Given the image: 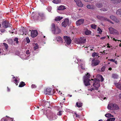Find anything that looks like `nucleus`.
Returning a JSON list of instances; mask_svg holds the SVG:
<instances>
[{"label":"nucleus","instance_id":"24","mask_svg":"<svg viewBox=\"0 0 121 121\" xmlns=\"http://www.w3.org/2000/svg\"><path fill=\"white\" fill-rule=\"evenodd\" d=\"M96 6L98 8H101L102 6V4L101 3H98L96 4Z\"/></svg>","mask_w":121,"mask_h":121},{"label":"nucleus","instance_id":"2","mask_svg":"<svg viewBox=\"0 0 121 121\" xmlns=\"http://www.w3.org/2000/svg\"><path fill=\"white\" fill-rule=\"evenodd\" d=\"M51 29L52 31L55 34H58L60 33V30L57 27L55 26L54 23H52L51 25Z\"/></svg>","mask_w":121,"mask_h":121},{"label":"nucleus","instance_id":"34","mask_svg":"<svg viewBox=\"0 0 121 121\" xmlns=\"http://www.w3.org/2000/svg\"><path fill=\"white\" fill-rule=\"evenodd\" d=\"M9 118H4L2 119V121H9L8 119Z\"/></svg>","mask_w":121,"mask_h":121},{"label":"nucleus","instance_id":"22","mask_svg":"<svg viewBox=\"0 0 121 121\" xmlns=\"http://www.w3.org/2000/svg\"><path fill=\"white\" fill-rule=\"evenodd\" d=\"M63 18V17H60V16L57 17H56L55 19V20L56 21H59L61 20Z\"/></svg>","mask_w":121,"mask_h":121},{"label":"nucleus","instance_id":"25","mask_svg":"<svg viewBox=\"0 0 121 121\" xmlns=\"http://www.w3.org/2000/svg\"><path fill=\"white\" fill-rule=\"evenodd\" d=\"M116 13L117 15H121V9H118L116 12Z\"/></svg>","mask_w":121,"mask_h":121},{"label":"nucleus","instance_id":"54","mask_svg":"<svg viewBox=\"0 0 121 121\" xmlns=\"http://www.w3.org/2000/svg\"><path fill=\"white\" fill-rule=\"evenodd\" d=\"M84 0L86 2H89L90 1V0Z\"/></svg>","mask_w":121,"mask_h":121},{"label":"nucleus","instance_id":"41","mask_svg":"<svg viewBox=\"0 0 121 121\" xmlns=\"http://www.w3.org/2000/svg\"><path fill=\"white\" fill-rule=\"evenodd\" d=\"M97 17L99 19L102 20V19L103 17L99 16H97Z\"/></svg>","mask_w":121,"mask_h":121},{"label":"nucleus","instance_id":"20","mask_svg":"<svg viewBox=\"0 0 121 121\" xmlns=\"http://www.w3.org/2000/svg\"><path fill=\"white\" fill-rule=\"evenodd\" d=\"M76 105L77 107H80L82 106V103L81 102L79 101L76 103Z\"/></svg>","mask_w":121,"mask_h":121},{"label":"nucleus","instance_id":"55","mask_svg":"<svg viewBox=\"0 0 121 121\" xmlns=\"http://www.w3.org/2000/svg\"><path fill=\"white\" fill-rule=\"evenodd\" d=\"M7 89H8V91H10V89L8 87H7Z\"/></svg>","mask_w":121,"mask_h":121},{"label":"nucleus","instance_id":"17","mask_svg":"<svg viewBox=\"0 0 121 121\" xmlns=\"http://www.w3.org/2000/svg\"><path fill=\"white\" fill-rule=\"evenodd\" d=\"M66 9L64 6L61 5L58 7L57 9L59 10H64Z\"/></svg>","mask_w":121,"mask_h":121},{"label":"nucleus","instance_id":"44","mask_svg":"<svg viewBox=\"0 0 121 121\" xmlns=\"http://www.w3.org/2000/svg\"><path fill=\"white\" fill-rule=\"evenodd\" d=\"M110 114L108 113L105 115V116L106 117H107L108 118L110 117Z\"/></svg>","mask_w":121,"mask_h":121},{"label":"nucleus","instance_id":"33","mask_svg":"<svg viewBox=\"0 0 121 121\" xmlns=\"http://www.w3.org/2000/svg\"><path fill=\"white\" fill-rule=\"evenodd\" d=\"M114 1L115 3H118L121 2V0H112Z\"/></svg>","mask_w":121,"mask_h":121},{"label":"nucleus","instance_id":"38","mask_svg":"<svg viewBox=\"0 0 121 121\" xmlns=\"http://www.w3.org/2000/svg\"><path fill=\"white\" fill-rule=\"evenodd\" d=\"M97 31H99V32L100 34H101V33L102 32V30H101V29L99 27H98V29H97Z\"/></svg>","mask_w":121,"mask_h":121},{"label":"nucleus","instance_id":"60","mask_svg":"<svg viewBox=\"0 0 121 121\" xmlns=\"http://www.w3.org/2000/svg\"><path fill=\"white\" fill-rule=\"evenodd\" d=\"M116 76V75L115 74H113L112 75V77H113L114 78H115V76Z\"/></svg>","mask_w":121,"mask_h":121},{"label":"nucleus","instance_id":"62","mask_svg":"<svg viewBox=\"0 0 121 121\" xmlns=\"http://www.w3.org/2000/svg\"><path fill=\"white\" fill-rule=\"evenodd\" d=\"M115 63H116V64H117V61L116 60H115L114 61Z\"/></svg>","mask_w":121,"mask_h":121},{"label":"nucleus","instance_id":"7","mask_svg":"<svg viewBox=\"0 0 121 121\" xmlns=\"http://www.w3.org/2000/svg\"><path fill=\"white\" fill-rule=\"evenodd\" d=\"M2 26L4 28H7L11 27L12 25L6 21H4L2 22Z\"/></svg>","mask_w":121,"mask_h":121},{"label":"nucleus","instance_id":"26","mask_svg":"<svg viewBox=\"0 0 121 121\" xmlns=\"http://www.w3.org/2000/svg\"><path fill=\"white\" fill-rule=\"evenodd\" d=\"M97 25L94 24H91V28L94 29H96L97 27Z\"/></svg>","mask_w":121,"mask_h":121},{"label":"nucleus","instance_id":"59","mask_svg":"<svg viewBox=\"0 0 121 121\" xmlns=\"http://www.w3.org/2000/svg\"><path fill=\"white\" fill-rule=\"evenodd\" d=\"M94 6H91V9H94Z\"/></svg>","mask_w":121,"mask_h":121},{"label":"nucleus","instance_id":"32","mask_svg":"<svg viewBox=\"0 0 121 121\" xmlns=\"http://www.w3.org/2000/svg\"><path fill=\"white\" fill-rule=\"evenodd\" d=\"M99 78H100L101 81L102 82H103L104 80V78H103L102 76L101 75L99 76Z\"/></svg>","mask_w":121,"mask_h":121},{"label":"nucleus","instance_id":"31","mask_svg":"<svg viewBox=\"0 0 121 121\" xmlns=\"http://www.w3.org/2000/svg\"><path fill=\"white\" fill-rule=\"evenodd\" d=\"M91 32L88 30H87L85 32V34L86 35H88L90 34Z\"/></svg>","mask_w":121,"mask_h":121},{"label":"nucleus","instance_id":"49","mask_svg":"<svg viewBox=\"0 0 121 121\" xmlns=\"http://www.w3.org/2000/svg\"><path fill=\"white\" fill-rule=\"evenodd\" d=\"M47 9L49 12H50L51 10V8L48 7L47 8Z\"/></svg>","mask_w":121,"mask_h":121},{"label":"nucleus","instance_id":"1","mask_svg":"<svg viewBox=\"0 0 121 121\" xmlns=\"http://www.w3.org/2000/svg\"><path fill=\"white\" fill-rule=\"evenodd\" d=\"M90 73H87L86 74H85L83 77L84 84L86 86L90 85V81H91L90 79Z\"/></svg>","mask_w":121,"mask_h":121},{"label":"nucleus","instance_id":"53","mask_svg":"<svg viewBox=\"0 0 121 121\" xmlns=\"http://www.w3.org/2000/svg\"><path fill=\"white\" fill-rule=\"evenodd\" d=\"M23 34H25V35H26V34H28V33L26 31L25 33L23 32Z\"/></svg>","mask_w":121,"mask_h":121},{"label":"nucleus","instance_id":"9","mask_svg":"<svg viewBox=\"0 0 121 121\" xmlns=\"http://www.w3.org/2000/svg\"><path fill=\"white\" fill-rule=\"evenodd\" d=\"M69 19H68L66 18L65 19L64 21L62 22L61 25L62 26L65 27H66L69 23Z\"/></svg>","mask_w":121,"mask_h":121},{"label":"nucleus","instance_id":"40","mask_svg":"<svg viewBox=\"0 0 121 121\" xmlns=\"http://www.w3.org/2000/svg\"><path fill=\"white\" fill-rule=\"evenodd\" d=\"M81 68L82 69H85V65L83 64H81Z\"/></svg>","mask_w":121,"mask_h":121},{"label":"nucleus","instance_id":"11","mask_svg":"<svg viewBox=\"0 0 121 121\" xmlns=\"http://www.w3.org/2000/svg\"><path fill=\"white\" fill-rule=\"evenodd\" d=\"M38 34L37 30H32L31 31V36L32 37H36Z\"/></svg>","mask_w":121,"mask_h":121},{"label":"nucleus","instance_id":"42","mask_svg":"<svg viewBox=\"0 0 121 121\" xmlns=\"http://www.w3.org/2000/svg\"><path fill=\"white\" fill-rule=\"evenodd\" d=\"M18 39L17 38H15L14 39V41H15L16 43L17 44L18 43Z\"/></svg>","mask_w":121,"mask_h":121},{"label":"nucleus","instance_id":"64","mask_svg":"<svg viewBox=\"0 0 121 121\" xmlns=\"http://www.w3.org/2000/svg\"><path fill=\"white\" fill-rule=\"evenodd\" d=\"M108 69L109 70H112V68L111 67L109 68Z\"/></svg>","mask_w":121,"mask_h":121},{"label":"nucleus","instance_id":"27","mask_svg":"<svg viewBox=\"0 0 121 121\" xmlns=\"http://www.w3.org/2000/svg\"><path fill=\"white\" fill-rule=\"evenodd\" d=\"M60 0H54L52 1L53 3L56 4L58 3H60Z\"/></svg>","mask_w":121,"mask_h":121},{"label":"nucleus","instance_id":"63","mask_svg":"<svg viewBox=\"0 0 121 121\" xmlns=\"http://www.w3.org/2000/svg\"><path fill=\"white\" fill-rule=\"evenodd\" d=\"M113 117V116L112 115H111V114H110V117Z\"/></svg>","mask_w":121,"mask_h":121},{"label":"nucleus","instance_id":"50","mask_svg":"<svg viewBox=\"0 0 121 121\" xmlns=\"http://www.w3.org/2000/svg\"><path fill=\"white\" fill-rule=\"evenodd\" d=\"M87 8L88 9H91V6L90 5H88L86 6Z\"/></svg>","mask_w":121,"mask_h":121},{"label":"nucleus","instance_id":"36","mask_svg":"<svg viewBox=\"0 0 121 121\" xmlns=\"http://www.w3.org/2000/svg\"><path fill=\"white\" fill-rule=\"evenodd\" d=\"M35 46L34 47V49L35 50L36 49L38 48L39 46L37 43H36L35 44Z\"/></svg>","mask_w":121,"mask_h":121},{"label":"nucleus","instance_id":"43","mask_svg":"<svg viewBox=\"0 0 121 121\" xmlns=\"http://www.w3.org/2000/svg\"><path fill=\"white\" fill-rule=\"evenodd\" d=\"M26 41L27 43H29L30 42V40L28 37L26 38Z\"/></svg>","mask_w":121,"mask_h":121},{"label":"nucleus","instance_id":"23","mask_svg":"<svg viewBox=\"0 0 121 121\" xmlns=\"http://www.w3.org/2000/svg\"><path fill=\"white\" fill-rule=\"evenodd\" d=\"M92 56L93 57H95L97 56H98L99 57L98 53L95 52H94L92 53Z\"/></svg>","mask_w":121,"mask_h":121},{"label":"nucleus","instance_id":"28","mask_svg":"<svg viewBox=\"0 0 121 121\" xmlns=\"http://www.w3.org/2000/svg\"><path fill=\"white\" fill-rule=\"evenodd\" d=\"M103 17L102 19V21H108V22H109V20H108L107 18L104 17Z\"/></svg>","mask_w":121,"mask_h":121},{"label":"nucleus","instance_id":"57","mask_svg":"<svg viewBox=\"0 0 121 121\" xmlns=\"http://www.w3.org/2000/svg\"><path fill=\"white\" fill-rule=\"evenodd\" d=\"M105 38V37H103L101 38V39L102 40H103Z\"/></svg>","mask_w":121,"mask_h":121},{"label":"nucleus","instance_id":"52","mask_svg":"<svg viewBox=\"0 0 121 121\" xmlns=\"http://www.w3.org/2000/svg\"><path fill=\"white\" fill-rule=\"evenodd\" d=\"M115 60H114L113 59H111L110 60L111 61L114 62L115 61Z\"/></svg>","mask_w":121,"mask_h":121},{"label":"nucleus","instance_id":"46","mask_svg":"<svg viewBox=\"0 0 121 121\" xmlns=\"http://www.w3.org/2000/svg\"><path fill=\"white\" fill-rule=\"evenodd\" d=\"M61 111H59V112L57 113V115H58L60 116L61 115L62 113H61Z\"/></svg>","mask_w":121,"mask_h":121},{"label":"nucleus","instance_id":"39","mask_svg":"<svg viewBox=\"0 0 121 121\" xmlns=\"http://www.w3.org/2000/svg\"><path fill=\"white\" fill-rule=\"evenodd\" d=\"M74 114H75L76 115V117H77L78 118H79L80 117V115L78 114H77L76 112H75L74 113Z\"/></svg>","mask_w":121,"mask_h":121},{"label":"nucleus","instance_id":"5","mask_svg":"<svg viewBox=\"0 0 121 121\" xmlns=\"http://www.w3.org/2000/svg\"><path fill=\"white\" fill-rule=\"evenodd\" d=\"M54 91L53 90L52 91V89L49 88H48L44 90V92L45 94L52 95L54 94L53 92Z\"/></svg>","mask_w":121,"mask_h":121},{"label":"nucleus","instance_id":"19","mask_svg":"<svg viewBox=\"0 0 121 121\" xmlns=\"http://www.w3.org/2000/svg\"><path fill=\"white\" fill-rule=\"evenodd\" d=\"M116 86L118 88L121 90V83L120 82L115 84Z\"/></svg>","mask_w":121,"mask_h":121},{"label":"nucleus","instance_id":"12","mask_svg":"<svg viewBox=\"0 0 121 121\" xmlns=\"http://www.w3.org/2000/svg\"><path fill=\"white\" fill-rule=\"evenodd\" d=\"M74 1L78 6L81 7L83 6V4L80 0H74Z\"/></svg>","mask_w":121,"mask_h":121},{"label":"nucleus","instance_id":"56","mask_svg":"<svg viewBox=\"0 0 121 121\" xmlns=\"http://www.w3.org/2000/svg\"><path fill=\"white\" fill-rule=\"evenodd\" d=\"M119 97L120 99H121V93L119 95Z\"/></svg>","mask_w":121,"mask_h":121},{"label":"nucleus","instance_id":"47","mask_svg":"<svg viewBox=\"0 0 121 121\" xmlns=\"http://www.w3.org/2000/svg\"><path fill=\"white\" fill-rule=\"evenodd\" d=\"M31 87L32 88H36V86L35 85L32 84L31 86Z\"/></svg>","mask_w":121,"mask_h":121},{"label":"nucleus","instance_id":"3","mask_svg":"<svg viewBox=\"0 0 121 121\" xmlns=\"http://www.w3.org/2000/svg\"><path fill=\"white\" fill-rule=\"evenodd\" d=\"M93 81V86L95 87V89H97L100 86L99 80L98 79L95 78L94 79L91 78V81Z\"/></svg>","mask_w":121,"mask_h":121},{"label":"nucleus","instance_id":"18","mask_svg":"<svg viewBox=\"0 0 121 121\" xmlns=\"http://www.w3.org/2000/svg\"><path fill=\"white\" fill-rule=\"evenodd\" d=\"M113 110H117L119 109L118 106L116 104L113 103Z\"/></svg>","mask_w":121,"mask_h":121},{"label":"nucleus","instance_id":"48","mask_svg":"<svg viewBox=\"0 0 121 121\" xmlns=\"http://www.w3.org/2000/svg\"><path fill=\"white\" fill-rule=\"evenodd\" d=\"M26 53L28 55L30 53V51L29 50H27L26 52Z\"/></svg>","mask_w":121,"mask_h":121},{"label":"nucleus","instance_id":"30","mask_svg":"<svg viewBox=\"0 0 121 121\" xmlns=\"http://www.w3.org/2000/svg\"><path fill=\"white\" fill-rule=\"evenodd\" d=\"M115 119V118H110L108 119L106 121H114Z\"/></svg>","mask_w":121,"mask_h":121},{"label":"nucleus","instance_id":"6","mask_svg":"<svg viewBox=\"0 0 121 121\" xmlns=\"http://www.w3.org/2000/svg\"><path fill=\"white\" fill-rule=\"evenodd\" d=\"M63 39L68 45H69L71 42V40L70 38L67 36H65L63 37Z\"/></svg>","mask_w":121,"mask_h":121},{"label":"nucleus","instance_id":"13","mask_svg":"<svg viewBox=\"0 0 121 121\" xmlns=\"http://www.w3.org/2000/svg\"><path fill=\"white\" fill-rule=\"evenodd\" d=\"M84 19H79L76 22V24L77 26H79L83 24L84 22Z\"/></svg>","mask_w":121,"mask_h":121},{"label":"nucleus","instance_id":"8","mask_svg":"<svg viewBox=\"0 0 121 121\" xmlns=\"http://www.w3.org/2000/svg\"><path fill=\"white\" fill-rule=\"evenodd\" d=\"M55 114L53 113H51L47 117L50 121H52L56 119Z\"/></svg>","mask_w":121,"mask_h":121},{"label":"nucleus","instance_id":"21","mask_svg":"<svg viewBox=\"0 0 121 121\" xmlns=\"http://www.w3.org/2000/svg\"><path fill=\"white\" fill-rule=\"evenodd\" d=\"M26 85L25 82H23L22 81L20 82V84L19 86V87H23Z\"/></svg>","mask_w":121,"mask_h":121},{"label":"nucleus","instance_id":"4","mask_svg":"<svg viewBox=\"0 0 121 121\" xmlns=\"http://www.w3.org/2000/svg\"><path fill=\"white\" fill-rule=\"evenodd\" d=\"M86 39L84 37H81L77 39L76 43L78 44L84 43L86 42Z\"/></svg>","mask_w":121,"mask_h":121},{"label":"nucleus","instance_id":"58","mask_svg":"<svg viewBox=\"0 0 121 121\" xmlns=\"http://www.w3.org/2000/svg\"><path fill=\"white\" fill-rule=\"evenodd\" d=\"M14 80L15 81V83H17L18 81L16 79H15Z\"/></svg>","mask_w":121,"mask_h":121},{"label":"nucleus","instance_id":"16","mask_svg":"<svg viewBox=\"0 0 121 121\" xmlns=\"http://www.w3.org/2000/svg\"><path fill=\"white\" fill-rule=\"evenodd\" d=\"M56 39L59 42H63V39L60 36H58L56 37Z\"/></svg>","mask_w":121,"mask_h":121},{"label":"nucleus","instance_id":"37","mask_svg":"<svg viewBox=\"0 0 121 121\" xmlns=\"http://www.w3.org/2000/svg\"><path fill=\"white\" fill-rule=\"evenodd\" d=\"M3 44L4 46L5 47V49H8V44L5 43H3Z\"/></svg>","mask_w":121,"mask_h":121},{"label":"nucleus","instance_id":"29","mask_svg":"<svg viewBox=\"0 0 121 121\" xmlns=\"http://www.w3.org/2000/svg\"><path fill=\"white\" fill-rule=\"evenodd\" d=\"M42 111L43 112V114H46L47 113V111L45 109H42Z\"/></svg>","mask_w":121,"mask_h":121},{"label":"nucleus","instance_id":"61","mask_svg":"<svg viewBox=\"0 0 121 121\" xmlns=\"http://www.w3.org/2000/svg\"><path fill=\"white\" fill-rule=\"evenodd\" d=\"M1 32H4V30L3 29H1L0 30Z\"/></svg>","mask_w":121,"mask_h":121},{"label":"nucleus","instance_id":"35","mask_svg":"<svg viewBox=\"0 0 121 121\" xmlns=\"http://www.w3.org/2000/svg\"><path fill=\"white\" fill-rule=\"evenodd\" d=\"M110 18L111 19L113 20H115L116 19L115 17L113 16H111L110 17Z\"/></svg>","mask_w":121,"mask_h":121},{"label":"nucleus","instance_id":"15","mask_svg":"<svg viewBox=\"0 0 121 121\" xmlns=\"http://www.w3.org/2000/svg\"><path fill=\"white\" fill-rule=\"evenodd\" d=\"M113 103H109L108 106V108L111 110H113Z\"/></svg>","mask_w":121,"mask_h":121},{"label":"nucleus","instance_id":"51","mask_svg":"<svg viewBox=\"0 0 121 121\" xmlns=\"http://www.w3.org/2000/svg\"><path fill=\"white\" fill-rule=\"evenodd\" d=\"M100 10H102L103 11H106L107 10L106 9H100Z\"/></svg>","mask_w":121,"mask_h":121},{"label":"nucleus","instance_id":"14","mask_svg":"<svg viewBox=\"0 0 121 121\" xmlns=\"http://www.w3.org/2000/svg\"><path fill=\"white\" fill-rule=\"evenodd\" d=\"M109 32L110 34H113L115 33H117V31L114 28H109Z\"/></svg>","mask_w":121,"mask_h":121},{"label":"nucleus","instance_id":"45","mask_svg":"<svg viewBox=\"0 0 121 121\" xmlns=\"http://www.w3.org/2000/svg\"><path fill=\"white\" fill-rule=\"evenodd\" d=\"M106 67L105 66H104L102 67V68H101V71H104L105 68Z\"/></svg>","mask_w":121,"mask_h":121},{"label":"nucleus","instance_id":"10","mask_svg":"<svg viewBox=\"0 0 121 121\" xmlns=\"http://www.w3.org/2000/svg\"><path fill=\"white\" fill-rule=\"evenodd\" d=\"M92 65L93 66H96L98 65L100 62L99 60L93 59L92 60Z\"/></svg>","mask_w":121,"mask_h":121}]
</instances>
